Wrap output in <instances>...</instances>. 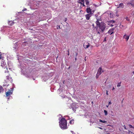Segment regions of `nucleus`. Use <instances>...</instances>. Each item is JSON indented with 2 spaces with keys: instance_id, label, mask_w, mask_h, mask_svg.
I'll return each instance as SVG.
<instances>
[{
  "instance_id": "f257e3e1",
  "label": "nucleus",
  "mask_w": 134,
  "mask_h": 134,
  "mask_svg": "<svg viewBox=\"0 0 134 134\" xmlns=\"http://www.w3.org/2000/svg\"><path fill=\"white\" fill-rule=\"evenodd\" d=\"M106 25L105 23L101 22V24L98 27H96L97 33L99 34L100 32H103L105 29Z\"/></svg>"
},
{
  "instance_id": "f03ea898",
  "label": "nucleus",
  "mask_w": 134,
  "mask_h": 134,
  "mask_svg": "<svg viewBox=\"0 0 134 134\" xmlns=\"http://www.w3.org/2000/svg\"><path fill=\"white\" fill-rule=\"evenodd\" d=\"M59 122V126L61 128L64 129H67V121L64 118H62Z\"/></svg>"
},
{
  "instance_id": "7ed1b4c3",
  "label": "nucleus",
  "mask_w": 134,
  "mask_h": 134,
  "mask_svg": "<svg viewBox=\"0 0 134 134\" xmlns=\"http://www.w3.org/2000/svg\"><path fill=\"white\" fill-rule=\"evenodd\" d=\"M114 28H112L110 29L109 31H108L107 33H106L108 34H109L110 35H111L114 33Z\"/></svg>"
},
{
  "instance_id": "20e7f679",
  "label": "nucleus",
  "mask_w": 134,
  "mask_h": 134,
  "mask_svg": "<svg viewBox=\"0 0 134 134\" xmlns=\"http://www.w3.org/2000/svg\"><path fill=\"white\" fill-rule=\"evenodd\" d=\"M1 63V66L3 68H6V67L7 66V65L6 64L5 62L3 59L2 60Z\"/></svg>"
},
{
  "instance_id": "39448f33",
  "label": "nucleus",
  "mask_w": 134,
  "mask_h": 134,
  "mask_svg": "<svg viewBox=\"0 0 134 134\" xmlns=\"http://www.w3.org/2000/svg\"><path fill=\"white\" fill-rule=\"evenodd\" d=\"M127 5H131L132 7H134V0H132L129 1L127 3Z\"/></svg>"
},
{
  "instance_id": "423d86ee",
  "label": "nucleus",
  "mask_w": 134,
  "mask_h": 134,
  "mask_svg": "<svg viewBox=\"0 0 134 134\" xmlns=\"http://www.w3.org/2000/svg\"><path fill=\"white\" fill-rule=\"evenodd\" d=\"M90 44L88 42H86L84 43L83 44V47L85 48H88L90 46Z\"/></svg>"
},
{
  "instance_id": "0eeeda50",
  "label": "nucleus",
  "mask_w": 134,
  "mask_h": 134,
  "mask_svg": "<svg viewBox=\"0 0 134 134\" xmlns=\"http://www.w3.org/2000/svg\"><path fill=\"white\" fill-rule=\"evenodd\" d=\"M97 21L96 22V25L97 26L96 27H98L99 25H100L101 24V23H100L99 21H101V19H98L97 18Z\"/></svg>"
},
{
  "instance_id": "6e6552de",
  "label": "nucleus",
  "mask_w": 134,
  "mask_h": 134,
  "mask_svg": "<svg viewBox=\"0 0 134 134\" xmlns=\"http://www.w3.org/2000/svg\"><path fill=\"white\" fill-rule=\"evenodd\" d=\"M12 92H11L10 90H9L8 91L6 92V97H8L12 94Z\"/></svg>"
},
{
  "instance_id": "1a4fd4ad",
  "label": "nucleus",
  "mask_w": 134,
  "mask_h": 134,
  "mask_svg": "<svg viewBox=\"0 0 134 134\" xmlns=\"http://www.w3.org/2000/svg\"><path fill=\"white\" fill-rule=\"evenodd\" d=\"M86 11L87 13H90L89 14H92L91 13V9L89 7H87L86 9Z\"/></svg>"
},
{
  "instance_id": "9d476101",
  "label": "nucleus",
  "mask_w": 134,
  "mask_h": 134,
  "mask_svg": "<svg viewBox=\"0 0 134 134\" xmlns=\"http://www.w3.org/2000/svg\"><path fill=\"white\" fill-rule=\"evenodd\" d=\"M88 14L86 15V19L87 20H89L90 19V16H91V14Z\"/></svg>"
},
{
  "instance_id": "9b49d317",
  "label": "nucleus",
  "mask_w": 134,
  "mask_h": 134,
  "mask_svg": "<svg viewBox=\"0 0 134 134\" xmlns=\"http://www.w3.org/2000/svg\"><path fill=\"white\" fill-rule=\"evenodd\" d=\"M102 70V68L100 67L98 69L97 74V76L98 74L99 75H100L101 74Z\"/></svg>"
},
{
  "instance_id": "f8f14e48",
  "label": "nucleus",
  "mask_w": 134,
  "mask_h": 134,
  "mask_svg": "<svg viewBox=\"0 0 134 134\" xmlns=\"http://www.w3.org/2000/svg\"><path fill=\"white\" fill-rule=\"evenodd\" d=\"M130 36H127L126 34H125L124 36V38L126 39V41H127L129 38Z\"/></svg>"
},
{
  "instance_id": "ddd939ff",
  "label": "nucleus",
  "mask_w": 134,
  "mask_h": 134,
  "mask_svg": "<svg viewBox=\"0 0 134 134\" xmlns=\"http://www.w3.org/2000/svg\"><path fill=\"white\" fill-rule=\"evenodd\" d=\"M7 79L10 82H12V78L10 77L9 76H7Z\"/></svg>"
},
{
  "instance_id": "4468645a",
  "label": "nucleus",
  "mask_w": 134,
  "mask_h": 134,
  "mask_svg": "<svg viewBox=\"0 0 134 134\" xmlns=\"http://www.w3.org/2000/svg\"><path fill=\"white\" fill-rule=\"evenodd\" d=\"M3 69H4V71L5 73L8 72L9 71L8 70L7 66L6 67V68H3Z\"/></svg>"
},
{
  "instance_id": "2eb2a0df",
  "label": "nucleus",
  "mask_w": 134,
  "mask_h": 134,
  "mask_svg": "<svg viewBox=\"0 0 134 134\" xmlns=\"http://www.w3.org/2000/svg\"><path fill=\"white\" fill-rule=\"evenodd\" d=\"M8 24L9 25L11 26L13 25L14 24V23L13 21H9L8 22Z\"/></svg>"
},
{
  "instance_id": "dca6fc26",
  "label": "nucleus",
  "mask_w": 134,
  "mask_h": 134,
  "mask_svg": "<svg viewBox=\"0 0 134 134\" xmlns=\"http://www.w3.org/2000/svg\"><path fill=\"white\" fill-rule=\"evenodd\" d=\"M74 119H72L69 122V123L71 125H73L74 123Z\"/></svg>"
},
{
  "instance_id": "f3484780",
  "label": "nucleus",
  "mask_w": 134,
  "mask_h": 134,
  "mask_svg": "<svg viewBox=\"0 0 134 134\" xmlns=\"http://www.w3.org/2000/svg\"><path fill=\"white\" fill-rule=\"evenodd\" d=\"M86 1V5H87V7H89V5L90 2L88 1V0H85Z\"/></svg>"
},
{
  "instance_id": "a211bd4d",
  "label": "nucleus",
  "mask_w": 134,
  "mask_h": 134,
  "mask_svg": "<svg viewBox=\"0 0 134 134\" xmlns=\"http://www.w3.org/2000/svg\"><path fill=\"white\" fill-rule=\"evenodd\" d=\"M124 5L123 3H121L119 4V7L123 8L124 7Z\"/></svg>"
},
{
  "instance_id": "6ab92c4d",
  "label": "nucleus",
  "mask_w": 134,
  "mask_h": 134,
  "mask_svg": "<svg viewBox=\"0 0 134 134\" xmlns=\"http://www.w3.org/2000/svg\"><path fill=\"white\" fill-rule=\"evenodd\" d=\"M84 2V0H79L78 1V3H80L82 5V3Z\"/></svg>"
},
{
  "instance_id": "aec40b11",
  "label": "nucleus",
  "mask_w": 134,
  "mask_h": 134,
  "mask_svg": "<svg viewBox=\"0 0 134 134\" xmlns=\"http://www.w3.org/2000/svg\"><path fill=\"white\" fill-rule=\"evenodd\" d=\"M3 89L2 86H0V93L3 91Z\"/></svg>"
},
{
  "instance_id": "412c9836",
  "label": "nucleus",
  "mask_w": 134,
  "mask_h": 134,
  "mask_svg": "<svg viewBox=\"0 0 134 134\" xmlns=\"http://www.w3.org/2000/svg\"><path fill=\"white\" fill-rule=\"evenodd\" d=\"M99 121L100 122H102L103 123H105V122L106 123L107 122V121H105V120H104L103 121V120H102L101 119L99 120Z\"/></svg>"
},
{
  "instance_id": "4be33fe9",
  "label": "nucleus",
  "mask_w": 134,
  "mask_h": 134,
  "mask_svg": "<svg viewBox=\"0 0 134 134\" xmlns=\"http://www.w3.org/2000/svg\"><path fill=\"white\" fill-rule=\"evenodd\" d=\"M104 112L105 113V115H107L108 114V112L106 110H104Z\"/></svg>"
},
{
  "instance_id": "5701e85b",
  "label": "nucleus",
  "mask_w": 134,
  "mask_h": 134,
  "mask_svg": "<svg viewBox=\"0 0 134 134\" xmlns=\"http://www.w3.org/2000/svg\"><path fill=\"white\" fill-rule=\"evenodd\" d=\"M109 22L112 23V24L114 23H115V21L112 20L110 21Z\"/></svg>"
},
{
  "instance_id": "b1692460",
  "label": "nucleus",
  "mask_w": 134,
  "mask_h": 134,
  "mask_svg": "<svg viewBox=\"0 0 134 134\" xmlns=\"http://www.w3.org/2000/svg\"><path fill=\"white\" fill-rule=\"evenodd\" d=\"M110 22H109L108 23V25H109V26H111V27H113V26H114V25H113V24H111V23H109Z\"/></svg>"
},
{
  "instance_id": "393cba45",
  "label": "nucleus",
  "mask_w": 134,
  "mask_h": 134,
  "mask_svg": "<svg viewBox=\"0 0 134 134\" xmlns=\"http://www.w3.org/2000/svg\"><path fill=\"white\" fill-rule=\"evenodd\" d=\"M121 82H120L118 83V84L117 85V86L118 87H119L121 86Z\"/></svg>"
},
{
  "instance_id": "a878e982",
  "label": "nucleus",
  "mask_w": 134,
  "mask_h": 134,
  "mask_svg": "<svg viewBox=\"0 0 134 134\" xmlns=\"http://www.w3.org/2000/svg\"><path fill=\"white\" fill-rule=\"evenodd\" d=\"M128 134H134L131 131H130L129 130V131L128 132Z\"/></svg>"
},
{
  "instance_id": "bb28decb",
  "label": "nucleus",
  "mask_w": 134,
  "mask_h": 134,
  "mask_svg": "<svg viewBox=\"0 0 134 134\" xmlns=\"http://www.w3.org/2000/svg\"><path fill=\"white\" fill-rule=\"evenodd\" d=\"M129 127L130 128H133V127L131 125H130V124H129Z\"/></svg>"
},
{
  "instance_id": "cd10ccee",
  "label": "nucleus",
  "mask_w": 134,
  "mask_h": 134,
  "mask_svg": "<svg viewBox=\"0 0 134 134\" xmlns=\"http://www.w3.org/2000/svg\"><path fill=\"white\" fill-rule=\"evenodd\" d=\"M3 58L1 54H0V60L2 59Z\"/></svg>"
},
{
  "instance_id": "c85d7f7f",
  "label": "nucleus",
  "mask_w": 134,
  "mask_h": 134,
  "mask_svg": "<svg viewBox=\"0 0 134 134\" xmlns=\"http://www.w3.org/2000/svg\"><path fill=\"white\" fill-rule=\"evenodd\" d=\"M57 29H58V27L59 29H60V25H57Z\"/></svg>"
},
{
  "instance_id": "c756f323",
  "label": "nucleus",
  "mask_w": 134,
  "mask_h": 134,
  "mask_svg": "<svg viewBox=\"0 0 134 134\" xmlns=\"http://www.w3.org/2000/svg\"><path fill=\"white\" fill-rule=\"evenodd\" d=\"M82 6L83 7L85 6V5L84 4V2L82 3Z\"/></svg>"
},
{
  "instance_id": "7c9ffc66",
  "label": "nucleus",
  "mask_w": 134,
  "mask_h": 134,
  "mask_svg": "<svg viewBox=\"0 0 134 134\" xmlns=\"http://www.w3.org/2000/svg\"><path fill=\"white\" fill-rule=\"evenodd\" d=\"M66 30H67V31H66V32H67L68 31H70V30L68 29H67V28H66Z\"/></svg>"
},
{
  "instance_id": "2f4dec72",
  "label": "nucleus",
  "mask_w": 134,
  "mask_h": 134,
  "mask_svg": "<svg viewBox=\"0 0 134 134\" xmlns=\"http://www.w3.org/2000/svg\"><path fill=\"white\" fill-rule=\"evenodd\" d=\"M111 104V101L110 100V101H109V105L110 104Z\"/></svg>"
},
{
  "instance_id": "473e14b6",
  "label": "nucleus",
  "mask_w": 134,
  "mask_h": 134,
  "mask_svg": "<svg viewBox=\"0 0 134 134\" xmlns=\"http://www.w3.org/2000/svg\"><path fill=\"white\" fill-rule=\"evenodd\" d=\"M27 9L26 8H25L24 9L22 10L23 11H25Z\"/></svg>"
},
{
  "instance_id": "72a5a7b5",
  "label": "nucleus",
  "mask_w": 134,
  "mask_h": 134,
  "mask_svg": "<svg viewBox=\"0 0 134 134\" xmlns=\"http://www.w3.org/2000/svg\"><path fill=\"white\" fill-rule=\"evenodd\" d=\"M124 129H125V130H126L127 129L126 128V126L125 125H124Z\"/></svg>"
},
{
  "instance_id": "f704fd0d",
  "label": "nucleus",
  "mask_w": 134,
  "mask_h": 134,
  "mask_svg": "<svg viewBox=\"0 0 134 134\" xmlns=\"http://www.w3.org/2000/svg\"><path fill=\"white\" fill-rule=\"evenodd\" d=\"M65 21H65V22H66V21L67 20V18H65Z\"/></svg>"
},
{
  "instance_id": "c9c22d12",
  "label": "nucleus",
  "mask_w": 134,
  "mask_h": 134,
  "mask_svg": "<svg viewBox=\"0 0 134 134\" xmlns=\"http://www.w3.org/2000/svg\"><path fill=\"white\" fill-rule=\"evenodd\" d=\"M106 94H107V95H108V91H106Z\"/></svg>"
},
{
  "instance_id": "e433bc0d",
  "label": "nucleus",
  "mask_w": 134,
  "mask_h": 134,
  "mask_svg": "<svg viewBox=\"0 0 134 134\" xmlns=\"http://www.w3.org/2000/svg\"><path fill=\"white\" fill-rule=\"evenodd\" d=\"M99 75L98 74L97 75V76L96 75V78H98V76H99Z\"/></svg>"
},
{
  "instance_id": "4c0bfd02",
  "label": "nucleus",
  "mask_w": 134,
  "mask_h": 134,
  "mask_svg": "<svg viewBox=\"0 0 134 134\" xmlns=\"http://www.w3.org/2000/svg\"><path fill=\"white\" fill-rule=\"evenodd\" d=\"M114 89H115L114 87H113V88L112 89V90H113Z\"/></svg>"
},
{
  "instance_id": "58836bf2",
  "label": "nucleus",
  "mask_w": 134,
  "mask_h": 134,
  "mask_svg": "<svg viewBox=\"0 0 134 134\" xmlns=\"http://www.w3.org/2000/svg\"><path fill=\"white\" fill-rule=\"evenodd\" d=\"M68 56H69V52H68Z\"/></svg>"
},
{
  "instance_id": "ea45409f",
  "label": "nucleus",
  "mask_w": 134,
  "mask_h": 134,
  "mask_svg": "<svg viewBox=\"0 0 134 134\" xmlns=\"http://www.w3.org/2000/svg\"><path fill=\"white\" fill-rule=\"evenodd\" d=\"M75 60H77V58H76V57L75 58Z\"/></svg>"
},
{
  "instance_id": "a19ab883",
  "label": "nucleus",
  "mask_w": 134,
  "mask_h": 134,
  "mask_svg": "<svg viewBox=\"0 0 134 134\" xmlns=\"http://www.w3.org/2000/svg\"><path fill=\"white\" fill-rule=\"evenodd\" d=\"M104 41H105L106 40V38H104Z\"/></svg>"
},
{
  "instance_id": "79ce46f5",
  "label": "nucleus",
  "mask_w": 134,
  "mask_h": 134,
  "mask_svg": "<svg viewBox=\"0 0 134 134\" xmlns=\"http://www.w3.org/2000/svg\"><path fill=\"white\" fill-rule=\"evenodd\" d=\"M109 105H107V106H106L107 107H108Z\"/></svg>"
},
{
  "instance_id": "37998d69",
  "label": "nucleus",
  "mask_w": 134,
  "mask_h": 134,
  "mask_svg": "<svg viewBox=\"0 0 134 134\" xmlns=\"http://www.w3.org/2000/svg\"><path fill=\"white\" fill-rule=\"evenodd\" d=\"M77 53H76V56H77Z\"/></svg>"
},
{
  "instance_id": "c03bdc74",
  "label": "nucleus",
  "mask_w": 134,
  "mask_h": 134,
  "mask_svg": "<svg viewBox=\"0 0 134 134\" xmlns=\"http://www.w3.org/2000/svg\"><path fill=\"white\" fill-rule=\"evenodd\" d=\"M133 73L134 74V71H133Z\"/></svg>"
},
{
  "instance_id": "a18cd8bd",
  "label": "nucleus",
  "mask_w": 134,
  "mask_h": 134,
  "mask_svg": "<svg viewBox=\"0 0 134 134\" xmlns=\"http://www.w3.org/2000/svg\"><path fill=\"white\" fill-rule=\"evenodd\" d=\"M72 109H73V110L74 111V110H75V109H74V108H73Z\"/></svg>"
},
{
  "instance_id": "49530a36",
  "label": "nucleus",
  "mask_w": 134,
  "mask_h": 134,
  "mask_svg": "<svg viewBox=\"0 0 134 134\" xmlns=\"http://www.w3.org/2000/svg\"><path fill=\"white\" fill-rule=\"evenodd\" d=\"M68 52H69V50L68 51Z\"/></svg>"
},
{
  "instance_id": "de8ad7c7",
  "label": "nucleus",
  "mask_w": 134,
  "mask_h": 134,
  "mask_svg": "<svg viewBox=\"0 0 134 134\" xmlns=\"http://www.w3.org/2000/svg\"><path fill=\"white\" fill-rule=\"evenodd\" d=\"M117 15V16H118V15Z\"/></svg>"
},
{
  "instance_id": "09e8293b",
  "label": "nucleus",
  "mask_w": 134,
  "mask_h": 134,
  "mask_svg": "<svg viewBox=\"0 0 134 134\" xmlns=\"http://www.w3.org/2000/svg\"><path fill=\"white\" fill-rule=\"evenodd\" d=\"M133 128H134V127H133Z\"/></svg>"
}]
</instances>
